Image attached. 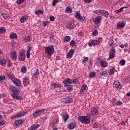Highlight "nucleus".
Wrapping results in <instances>:
<instances>
[{
    "label": "nucleus",
    "mask_w": 130,
    "mask_h": 130,
    "mask_svg": "<svg viewBox=\"0 0 130 130\" xmlns=\"http://www.w3.org/2000/svg\"><path fill=\"white\" fill-rule=\"evenodd\" d=\"M91 113L92 115H98V113L99 112H98V110L96 109L95 108H92L91 109Z\"/></svg>",
    "instance_id": "nucleus-23"
},
{
    "label": "nucleus",
    "mask_w": 130,
    "mask_h": 130,
    "mask_svg": "<svg viewBox=\"0 0 130 130\" xmlns=\"http://www.w3.org/2000/svg\"><path fill=\"white\" fill-rule=\"evenodd\" d=\"M125 25V23H124V22L121 21V22H119L117 25V29H120L121 28H123V27Z\"/></svg>",
    "instance_id": "nucleus-24"
},
{
    "label": "nucleus",
    "mask_w": 130,
    "mask_h": 130,
    "mask_svg": "<svg viewBox=\"0 0 130 130\" xmlns=\"http://www.w3.org/2000/svg\"><path fill=\"white\" fill-rule=\"evenodd\" d=\"M63 118H64V122H66L68 120V119H69V117L68 115H64L63 116Z\"/></svg>",
    "instance_id": "nucleus-49"
},
{
    "label": "nucleus",
    "mask_w": 130,
    "mask_h": 130,
    "mask_svg": "<svg viewBox=\"0 0 130 130\" xmlns=\"http://www.w3.org/2000/svg\"><path fill=\"white\" fill-rule=\"evenodd\" d=\"M11 57L14 60L17 59V52L15 51H13L11 53Z\"/></svg>",
    "instance_id": "nucleus-27"
},
{
    "label": "nucleus",
    "mask_w": 130,
    "mask_h": 130,
    "mask_svg": "<svg viewBox=\"0 0 130 130\" xmlns=\"http://www.w3.org/2000/svg\"><path fill=\"white\" fill-rule=\"evenodd\" d=\"M92 126H93V128H97L98 126L97 125V124L94 123L93 124Z\"/></svg>",
    "instance_id": "nucleus-62"
},
{
    "label": "nucleus",
    "mask_w": 130,
    "mask_h": 130,
    "mask_svg": "<svg viewBox=\"0 0 130 130\" xmlns=\"http://www.w3.org/2000/svg\"><path fill=\"white\" fill-rule=\"evenodd\" d=\"M6 33V29L4 27L0 28V34H4Z\"/></svg>",
    "instance_id": "nucleus-41"
},
{
    "label": "nucleus",
    "mask_w": 130,
    "mask_h": 130,
    "mask_svg": "<svg viewBox=\"0 0 130 130\" xmlns=\"http://www.w3.org/2000/svg\"><path fill=\"white\" fill-rule=\"evenodd\" d=\"M74 53H75V50L74 49H71L67 54V58H72V57L74 55Z\"/></svg>",
    "instance_id": "nucleus-16"
},
{
    "label": "nucleus",
    "mask_w": 130,
    "mask_h": 130,
    "mask_svg": "<svg viewBox=\"0 0 130 130\" xmlns=\"http://www.w3.org/2000/svg\"><path fill=\"white\" fill-rule=\"evenodd\" d=\"M122 87L121 84L117 81H115L113 84V87L115 88V89H117V90H120Z\"/></svg>",
    "instance_id": "nucleus-11"
},
{
    "label": "nucleus",
    "mask_w": 130,
    "mask_h": 130,
    "mask_svg": "<svg viewBox=\"0 0 130 130\" xmlns=\"http://www.w3.org/2000/svg\"><path fill=\"white\" fill-rule=\"evenodd\" d=\"M94 14L96 15H99V16H104L105 17H108L109 16V13L106 12L105 10H96L93 11Z\"/></svg>",
    "instance_id": "nucleus-3"
},
{
    "label": "nucleus",
    "mask_w": 130,
    "mask_h": 130,
    "mask_svg": "<svg viewBox=\"0 0 130 130\" xmlns=\"http://www.w3.org/2000/svg\"><path fill=\"white\" fill-rule=\"evenodd\" d=\"M123 9H124V7H122L120 9L116 10V13H117V14H119V13H121V12L123 11Z\"/></svg>",
    "instance_id": "nucleus-46"
},
{
    "label": "nucleus",
    "mask_w": 130,
    "mask_h": 130,
    "mask_svg": "<svg viewBox=\"0 0 130 130\" xmlns=\"http://www.w3.org/2000/svg\"><path fill=\"white\" fill-rule=\"evenodd\" d=\"M119 47H120L121 48H123L124 47V44L120 45Z\"/></svg>",
    "instance_id": "nucleus-64"
},
{
    "label": "nucleus",
    "mask_w": 130,
    "mask_h": 130,
    "mask_svg": "<svg viewBox=\"0 0 130 130\" xmlns=\"http://www.w3.org/2000/svg\"><path fill=\"white\" fill-rule=\"evenodd\" d=\"M63 84H64L65 87H68V84H73V80L72 79L68 78H66L64 81H63Z\"/></svg>",
    "instance_id": "nucleus-13"
},
{
    "label": "nucleus",
    "mask_w": 130,
    "mask_h": 130,
    "mask_svg": "<svg viewBox=\"0 0 130 130\" xmlns=\"http://www.w3.org/2000/svg\"><path fill=\"white\" fill-rule=\"evenodd\" d=\"M45 111V110L44 109H41L39 110L38 111H37L35 112V113L34 114V117H37V116H39V115H41L43 112Z\"/></svg>",
    "instance_id": "nucleus-12"
},
{
    "label": "nucleus",
    "mask_w": 130,
    "mask_h": 130,
    "mask_svg": "<svg viewBox=\"0 0 130 130\" xmlns=\"http://www.w3.org/2000/svg\"><path fill=\"white\" fill-rule=\"evenodd\" d=\"M96 76V73L95 72H91L89 74V77L90 78H94Z\"/></svg>",
    "instance_id": "nucleus-40"
},
{
    "label": "nucleus",
    "mask_w": 130,
    "mask_h": 130,
    "mask_svg": "<svg viewBox=\"0 0 130 130\" xmlns=\"http://www.w3.org/2000/svg\"><path fill=\"white\" fill-rule=\"evenodd\" d=\"M78 119L81 123H84V124H88L91 120V118L90 117H88V116H79Z\"/></svg>",
    "instance_id": "nucleus-2"
},
{
    "label": "nucleus",
    "mask_w": 130,
    "mask_h": 130,
    "mask_svg": "<svg viewBox=\"0 0 130 130\" xmlns=\"http://www.w3.org/2000/svg\"><path fill=\"white\" fill-rule=\"evenodd\" d=\"M87 85L85 84L82 85L80 90V93H84V91L87 89Z\"/></svg>",
    "instance_id": "nucleus-32"
},
{
    "label": "nucleus",
    "mask_w": 130,
    "mask_h": 130,
    "mask_svg": "<svg viewBox=\"0 0 130 130\" xmlns=\"http://www.w3.org/2000/svg\"><path fill=\"white\" fill-rule=\"evenodd\" d=\"M31 49L32 48H31V47H28L27 53H26L27 58H30V52H31Z\"/></svg>",
    "instance_id": "nucleus-29"
},
{
    "label": "nucleus",
    "mask_w": 130,
    "mask_h": 130,
    "mask_svg": "<svg viewBox=\"0 0 130 130\" xmlns=\"http://www.w3.org/2000/svg\"><path fill=\"white\" fill-rule=\"evenodd\" d=\"M100 64L102 68H106L107 67H108V63L104 60H101Z\"/></svg>",
    "instance_id": "nucleus-25"
},
{
    "label": "nucleus",
    "mask_w": 130,
    "mask_h": 130,
    "mask_svg": "<svg viewBox=\"0 0 130 130\" xmlns=\"http://www.w3.org/2000/svg\"><path fill=\"white\" fill-rule=\"evenodd\" d=\"M107 74V72L106 71H104L103 73H102V76H105Z\"/></svg>",
    "instance_id": "nucleus-63"
},
{
    "label": "nucleus",
    "mask_w": 130,
    "mask_h": 130,
    "mask_svg": "<svg viewBox=\"0 0 130 130\" xmlns=\"http://www.w3.org/2000/svg\"><path fill=\"white\" fill-rule=\"evenodd\" d=\"M69 129H74L76 127V123H72L68 126Z\"/></svg>",
    "instance_id": "nucleus-30"
},
{
    "label": "nucleus",
    "mask_w": 130,
    "mask_h": 130,
    "mask_svg": "<svg viewBox=\"0 0 130 130\" xmlns=\"http://www.w3.org/2000/svg\"><path fill=\"white\" fill-rule=\"evenodd\" d=\"M115 73V68L114 67L110 69L109 75H114Z\"/></svg>",
    "instance_id": "nucleus-35"
},
{
    "label": "nucleus",
    "mask_w": 130,
    "mask_h": 130,
    "mask_svg": "<svg viewBox=\"0 0 130 130\" xmlns=\"http://www.w3.org/2000/svg\"><path fill=\"white\" fill-rule=\"evenodd\" d=\"M7 64V60L5 59H0V64L1 66H6Z\"/></svg>",
    "instance_id": "nucleus-33"
},
{
    "label": "nucleus",
    "mask_w": 130,
    "mask_h": 130,
    "mask_svg": "<svg viewBox=\"0 0 130 130\" xmlns=\"http://www.w3.org/2000/svg\"><path fill=\"white\" fill-rule=\"evenodd\" d=\"M58 122H59V120H58V119L57 118V119L54 120L53 122H51L50 123V125L51 127H54V126L56 124H57V123H58Z\"/></svg>",
    "instance_id": "nucleus-20"
},
{
    "label": "nucleus",
    "mask_w": 130,
    "mask_h": 130,
    "mask_svg": "<svg viewBox=\"0 0 130 130\" xmlns=\"http://www.w3.org/2000/svg\"><path fill=\"white\" fill-rule=\"evenodd\" d=\"M88 60H89V58L87 57H85L82 60V62L84 63V62H86V61H88Z\"/></svg>",
    "instance_id": "nucleus-55"
},
{
    "label": "nucleus",
    "mask_w": 130,
    "mask_h": 130,
    "mask_svg": "<svg viewBox=\"0 0 130 130\" xmlns=\"http://www.w3.org/2000/svg\"><path fill=\"white\" fill-rule=\"evenodd\" d=\"M44 12L41 10H38L35 12V14L37 15V16H40L43 14Z\"/></svg>",
    "instance_id": "nucleus-37"
},
{
    "label": "nucleus",
    "mask_w": 130,
    "mask_h": 130,
    "mask_svg": "<svg viewBox=\"0 0 130 130\" xmlns=\"http://www.w3.org/2000/svg\"><path fill=\"white\" fill-rule=\"evenodd\" d=\"M66 13H68V14H71V13H73V10L70 7H68L66 8L65 10Z\"/></svg>",
    "instance_id": "nucleus-36"
},
{
    "label": "nucleus",
    "mask_w": 130,
    "mask_h": 130,
    "mask_svg": "<svg viewBox=\"0 0 130 130\" xmlns=\"http://www.w3.org/2000/svg\"><path fill=\"white\" fill-rule=\"evenodd\" d=\"M25 1L26 0H17V5H21V4H23Z\"/></svg>",
    "instance_id": "nucleus-48"
},
{
    "label": "nucleus",
    "mask_w": 130,
    "mask_h": 130,
    "mask_svg": "<svg viewBox=\"0 0 130 130\" xmlns=\"http://www.w3.org/2000/svg\"><path fill=\"white\" fill-rule=\"evenodd\" d=\"M24 121L23 119H19V120H16L15 121H14V125L15 126H20V125H21L22 123H24Z\"/></svg>",
    "instance_id": "nucleus-14"
},
{
    "label": "nucleus",
    "mask_w": 130,
    "mask_h": 130,
    "mask_svg": "<svg viewBox=\"0 0 130 130\" xmlns=\"http://www.w3.org/2000/svg\"><path fill=\"white\" fill-rule=\"evenodd\" d=\"M67 87V90L69 91V92H72L73 91V87H72V85H68Z\"/></svg>",
    "instance_id": "nucleus-42"
},
{
    "label": "nucleus",
    "mask_w": 130,
    "mask_h": 130,
    "mask_svg": "<svg viewBox=\"0 0 130 130\" xmlns=\"http://www.w3.org/2000/svg\"><path fill=\"white\" fill-rule=\"evenodd\" d=\"M76 45V42L74 40H72L70 42V46L74 47Z\"/></svg>",
    "instance_id": "nucleus-44"
},
{
    "label": "nucleus",
    "mask_w": 130,
    "mask_h": 130,
    "mask_svg": "<svg viewBox=\"0 0 130 130\" xmlns=\"http://www.w3.org/2000/svg\"><path fill=\"white\" fill-rule=\"evenodd\" d=\"M45 51L48 56H51L53 54V52H54V48L53 47H45Z\"/></svg>",
    "instance_id": "nucleus-4"
},
{
    "label": "nucleus",
    "mask_w": 130,
    "mask_h": 130,
    "mask_svg": "<svg viewBox=\"0 0 130 130\" xmlns=\"http://www.w3.org/2000/svg\"><path fill=\"white\" fill-rule=\"evenodd\" d=\"M100 42L98 40H90L88 43L89 46H96L99 45Z\"/></svg>",
    "instance_id": "nucleus-8"
},
{
    "label": "nucleus",
    "mask_w": 130,
    "mask_h": 130,
    "mask_svg": "<svg viewBox=\"0 0 130 130\" xmlns=\"http://www.w3.org/2000/svg\"><path fill=\"white\" fill-rule=\"evenodd\" d=\"M75 17L76 19H78V20H80V21H86L87 20V18L85 16H81V14L80 13L78 12L76 13Z\"/></svg>",
    "instance_id": "nucleus-9"
},
{
    "label": "nucleus",
    "mask_w": 130,
    "mask_h": 130,
    "mask_svg": "<svg viewBox=\"0 0 130 130\" xmlns=\"http://www.w3.org/2000/svg\"><path fill=\"white\" fill-rule=\"evenodd\" d=\"M126 122H127V120L126 121H122L121 123V125H125V123H126Z\"/></svg>",
    "instance_id": "nucleus-61"
},
{
    "label": "nucleus",
    "mask_w": 130,
    "mask_h": 130,
    "mask_svg": "<svg viewBox=\"0 0 130 130\" xmlns=\"http://www.w3.org/2000/svg\"><path fill=\"white\" fill-rule=\"evenodd\" d=\"M110 41L111 42V43H109V46L111 47H112V46L114 45V42L113 41V38H111L110 39Z\"/></svg>",
    "instance_id": "nucleus-38"
},
{
    "label": "nucleus",
    "mask_w": 130,
    "mask_h": 130,
    "mask_svg": "<svg viewBox=\"0 0 130 130\" xmlns=\"http://www.w3.org/2000/svg\"><path fill=\"white\" fill-rule=\"evenodd\" d=\"M116 51H115V49H111L109 52V58L111 59L115 57V53Z\"/></svg>",
    "instance_id": "nucleus-10"
},
{
    "label": "nucleus",
    "mask_w": 130,
    "mask_h": 130,
    "mask_svg": "<svg viewBox=\"0 0 130 130\" xmlns=\"http://www.w3.org/2000/svg\"><path fill=\"white\" fill-rule=\"evenodd\" d=\"M21 73H22L23 74H25L26 72H27V68H26V67H24L21 68Z\"/></svg>",
    "instance_id": "nucleus-43"
},
{
    "label": "nucleus",
    "mask_w": 130,
    "mask_h": 130,
    "mask_svg": "<svg viewBox=\"0 0 130 130\" xmlns=\"http://www.w3.org/2000/svg\"><path fill=\"white\" fill-rule=\"evenodd\" d=\"M28 19L29 16L27 15H25L20 18V21L21 23H25L26 21H28Z\"/></svg>",
    "instance_id": "nucleus-21"
},
{
    "label": "nucleus",
    "mask_w": 130,
    "mask_h": 130,
    "mask_svg": "<svg viewBox=\"0 0 130 130\" xmlns=\"http://www.w3.org/2000/svg\"><path fill=\"white\" fill-rule=\"evenodd\" d=\"M102 20V17L98 16L95 18H93V21L94 24H99Z\"/></svg>",
    "instance_id": "nucleus-17"
},
{
    "label": "nucleus",
    "mask_w": 130,
    "mask_h": 130,
    "mask_svg": "<svg viewBox=\"0 0 130 130\" xmlns=\"http://www.w3.org/2000/svg\"><path fill=\"white\" fill-rule=\"evenodd\" d=\"M93 35H94V36H96V35H97L98 34V31L97 30H94L93 32H92Z\"/></svg>",
    "instance_id": "nucleus-59"
},
{
    "label": "nucleus",
    "mask_w": 130,
    "mask_h": 130,
    "mask_svg": "<svg viewBox=\"0 0 130 130\" xmlns=\"http://www.w3.org/2000/svg\"><path fill=\"white\" fill-rule=\"evenodd\" d=\"M72 84H79V80L76 79H74L72 80Z\"/></svg>",
    "instance_id": "nucleus-50"
},
{
    "label": "nucleus",
    "mask_w": 130,
    "mask_h": 130,
    "mask_svg": "<svg viewBox=\"0 0 130 130\" xmlns=\"http://www.w3.org/2000/svg\"><path fill=\"white\" fill-rule=\"evenodd\" d=\"M39 75V70L38 69L35 72L34 76L35 78H38Z\"/></svg>",
    "instance_id": "nucleus-47"
},
{
    "label": "nucleus",
    "mask_w": 130,
    "mask_h": 130,
    "mask_svg": "<svg viewBox=\"0 0 130 130\" xmlns=\"http://www.w3.org/2000/svg\"><path fill=\"white\" fill-rule=\"evenodd\" d=\"M12 82L17 86V87H20V86H21V81H20V80L17 78L13 79V81H12Z\"/></svg>",
    "instance_id": "nucleus-19"
},
{
    "label": "nucleus",
    "mask_w": 130,
    "mask_h": 130,
    "mask_svg": "<svg viewBox=\"0 0 130 130\" xmlns=\"http://www.w3.org/2000/svg\"><path fill=\"white\" fill-rule=\"evenodd\" d=\"M19 59L20 61H24L26 59V51L24 50L20 51L19 54Z\"/></svg>",
    "instance_id": "nucleus-5"
},
{
    "label": "nucleus",
    "mask_w": 130,
    "mask_h": 130,
    "mask_svg": "<svg viewBox=\"0 0 130 130\" xmlns=\"http://www.w3.org/2000/svg\"><path fill=\"white\" fill-rule=\"evenodd\" d=\"M58 3V0H53L52 1V6L53 7H55L56 4Z\"/></svg>",
    "instance_id": "nucleus-45"
},
{
    "label": "nucleus",
    "mask_w": 130,
    "mask_h": 130,
    "mask_svg": "<svg viewBox=\"0 0 130 130\" xmlns=\"http://www.w3.org/2000/svg\"><path fill=\"white\" fill-rule=\"evenodd\" d=\"M9 89L10 91L13 93L12 94V96L15 99H17V100H22V99H23L22 96L17 95V94L20 93V90H19V89L16 86H11L10 87Z\"/></svg>",
    "instance_id": "nucleus-1"
},
{
    "label": "nucleus",
    "mask_w": 130,
    "mask_h": 130,
    "mask_svg": "<svg viewBox=\"0 0 130 130\" xmlns=\"http://www.w3.org/2000/svg\"><path fill=\"white\" fill-rule=\"evenodd\" d=\"M113 102L115 103L118 106H121L122 105V102L117 101L115 99H113Z\"/></svg>",
    "instance_id": "nucleus-28"
},
{
    "label": "nucleus",
    "mask_w": 130,
    "mask_h": 130,
    "mask_svg": "<svg viewBox=\"0 0 130 130\" xmlns=\"http://www.w3.org/2000/svg\"><path fill=\"white\" fill-rule=\"evenodd\" d=\"M72 38L70 36H67L65 37L64 40L66 42H70Z\"/></svg>",
    "instance_id": "nucleus-39"
},
{
    "label": "nucleus",
    "mask_w": 130,
    "mask_h": 130,
    "mask_svg": "<svg viewBox=\"0 0 130 130\" xmlns=\"http://www.w3.org/2000/svg\"><path fill=\"white\" fill-rule=\"evenodd\" d=\"M5 80H6V76H0V82H1V81H5Z\"/></svg>",
    "instance_id": "nucleus-52"
},
{
    "label": "nucleus",
    "mask_w": 130,
    "mask_h": 130,
    "mask_svg": "<svg viewBox=\"0 0 130 130\" xmlns=\"http://www.w3.org/2000/svg\"><path fill=\"white\" fill-rule=\"evenodd\" d=\"M120 63L121 64V66H124V64H125V60H121L120 61Z\"/></svg>",
    "instance_id": "nucleus-54"
},
{
    "label": "nucleus",
    "mask_w": 130,
    "mask_h": 130,
    "mask_svg": "<svg viewBox=\"0 0 130 130\" xmlns=\"http://www.w3.org/2000/svg\"><path fill=\"white\" fill-rule=\"evenodd\" d=\"M49 23L50 22L48 21H44L43 22V24H44V26H47L48 25H49Z\"/></svg>",
    "instance_id": "nucleus-56"
},
{
    "label": "nucleus",
    "mask_w": 130,
    "mask_h": 130,
    "mask_svg": "<svg viewBox=\"0 0 130 130\" xmlns=\"http://www.w3.org/2000/svg\"><path fill=\"white\" fill-rule=\"evenodd\" d=\"M49 19L50 21H51V22H53L55 20V17H54V16H50Z\"/></svg>",
    "instance_id": "nucleus-53"
},
{
    "label": "nucleus",
    "mask_w": 130,
    "mask_h": 130,
    "mask_svg": "<svg viewBox=\"0 0 130 130\" xmlns=\"http://www.w3.org/2000/svg\"><path fill=\"white\" fill-rule=\"evenodd\" d=\"M30 39H31L30 37H26L24 38V41H25V42H29V41H30Z\"/></svg>",
    "instance_id": "nucleus-51"
},
{
    "label": "nucleus",
    "mask_w": 130,
    "mask_h": 130,
    "mask_svg": "<svg viewBox=\"0 0 130 130\" xmlns=\"http://www.w3.org/2000/svg\"><path fill=\"white\" fill-rule=\"evenodd\" d=\"M60 102L61 103H65V104L71 103L73 102V99H72L71 98H63L60 100Z\"/></svg>",
    "instance_id": "nucleus-7"
},
{
    "label": "nucleus",
    "mask_w": 130,
    "mask_h": 130,
    "mask_svg": "<svg viewBox=\"0 0 130 130\" xmlns=\"http://www.w3.org/2000/svg\"><path fill=\"white\" fill-rule=\"evenodd\" d=\"M39 127H40V124H34L30 126L29 130H36L38 129V128H39Z\"/></svg>",
    "instance_id": "nucleus-22"
},
{
    "label": "nucleus",
    "mask_w": 130,
    "mask_h": 130,
    "mask_svg": "<svg viewBox=\"0 0 130 130\" xmlns=\"http://www.w3.org/2000/svg\"><path fill=\"white\" fill-rule=\"evenodd\" d=\"M10 38L11 39H17V38H18V36H17V34L16 33L13 32L11 35H10Z\"/></svg>",
    "instance_id": "nucleus-31"
},
{
    "label": "nucleus",
    "mask_w": 130,
    "mask_h": 130,
    "mask_svg": "<svg viewBox=\"0 0 130 130\" xmlns=\"http://www.w3.org/2000/svg\"><path fill=\"white\" fill-rule=\"evenodd\" d=\"M28 112L27 111H24V112H20L19 113L16 114L15 115L12 116L11 117V119H15V118H19L20 117H23V116H25Z\"/></svg>",
    "instance_id": "nucleus-6"
},
{
    "label": "nucleus",
    "mask_w": 130,
    "mask_h": 130,
    "mask_svg": "<svg viewBox=\"0 0 130 130\" xmlns=\"http://www.w3.org/2000/svg\"><path fill=\"white\" fill-rule=\"evenodd\" d=\"M23 85L24 86H28V85H29V83H30V80L29 79L28 77H24L23 78Z\"/></svg>",
    "instance_id": "nucleus-15"
},
{
    "label": "nucleus",
    "mask_w": 130,
    "mask_h": 130,
    "mask_svg": "<svg viewBox=\"0 0 130 130\" xmlns=\"http://www.w3.org/2000/svg\"><path fill=\"white\" fill-rule=\"evenodd\" d=\"M67 28L69 30H71V29H74L75 28V23L74 22H69L67 25Z\"/></svg>",
    "instance_id": "nucleus-18"
},
{
    "label": "nucleus",
    "mask_w": 130,
    "mask_h": 130,
    "mask_svg": "<svg viewBox=\"0 0 130 130\" xmlns=\"http://www.w3.org/2000/svg\"><path fill=\"white\" fill-rule=\"evenodd\" d=\"M51 86H52V87H54V88H60L61 87L60 84H57L56 83H52L51 84Z\"/></svg>",
    "instance_id": "nucleus-34"
},
{
    "label": "nucleus",
    "mask_w": 130,
    "mask_h": 130,
    "mask_svg": "<svg viewBox=\"0 0 130 130\" xmlns=\"http://www.w3.org/2000/svg\"><path fill=\"white\" fill-rule=\"evenodd\" d=\"M6 124V121H0V126H1V125H4Z\"/></svg>",
    "instance_id": "nucleus-58"
},
{
    "label": "nucleus",
    "mask_w": 130,
    "mask_h": 130,
    "mask_svg": "<svg viewBox=\"0 0 130 130\" xmlns=\"http://www.w3.org/2000/svg\"><path fill=\"white\" fill-rule=\"evenodd\" d=\"M7 78L8 79H10V80H12V81H13L16 78H15V75L13 73H8L7 74Z\"/></svg>",
    "instance_id": "nucleus-26"
},
{
    "label": "nucleus",
    "mask_w": 130,
    "mask_h": 130,
    "mask_svg": "<svg viewBox=\"0 0 130 130\" xmlns=\"http://www.w3.org/2000/svg\"><path fill=\"white\" fill-rule=\"evenodd\" d=\"M2 16L5 18V19H8V18H9V16L7 15V14L3 13Z\"/></svg>",
    "instance_id": "nucleus-57"
},
{
    "label": "nucleus",
    "mask_w": 130,
    "mask_h": 130,
    "mask_svg": "<svg viewBox=\"0 0 130 130\" xmlns=\"http://www.w3.org/2000/svg\"><path fill=\"white\" fill-rule=\"evenodd\" d=\"M84 2L86 4H90V3H92V0H84Z\"/></svg>",
    "instance_id": "nucleus-60"
}]
</instances>
